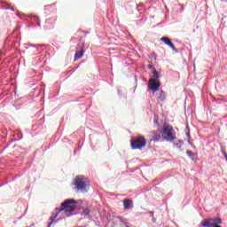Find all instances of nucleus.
<instances>
[{
  "instance_id": "f257e3e1",
  "label": "nucleus",
  "mask_w": 227,
  "mask_h": 227,
  "mask_svg": "<svg viewBox=\"0 0 227 227\" xmlns=\"http://www.w3.org/2000/svg\"><path fill=\"white\" fill-rule=\"evenodd\" d=\"M75 208H77V201L74 199H67L64 202H62L59 208H56V213H53L52 215L50 217L51 222L49 223V227H51V224L54 223V219L58 217V215L60 212H64L67 215V217H70V215H73L72 212H74Z\"/></svg>"
},
{
  "instance_id": "f03ea898",
  "label": "nucleus",
  "mask_w": 227,
  "mask_h": 227,
  "mask_svg": "<svg viewBox=\"0 0 227 227\" xmlns=\"http://www.w3.org/2000/svg\"><path fill=\"white\" fill-rule=\"evenodd\" d=\"M74 185L77 191L86 192L90 187V181L84 176H78L74 180Z\"/></svg>"
},
{
  "instance_id": "7ed1b4c3",
  "label": "nucleus",
  "mask_w": 227,
  "mask_h": 227,
  "mask_svg": "<svg viewBox=\"0 0 227 227\" xmlns=\"http://www.w3.org/2000/svg\"><path fill=\"white\" fill-rule=\"evenodd\" d=\"M161 137L165 141H175V139H176V134L175 133L173 126H165L161 132Z\"/></svg>"
},
{
  "instance_id": "20e7f679",
  "label": "nucleus",
  "mask_w": 227,
  "mask_h": 227,
  "mask_svg": "<svg viewBox=\"0 0 227 227\" xmlns=\"http://www.w3.org/2000/svg\"><path fill=\"white\" fill-rule=\"evenodd\" d=\"M223 219L219 217L208 218L201 222L202 227H222Z\"/></svg>"
},
{
  "instance_id": "39448f33",
  "label": "nucleus",
  "mask_w": 227,
  "mask_h": 227,
  "mask_svg": "<svg viewBox=\"0 0 227 227\" xmlns=\"http://www.w3.org/2000/svg\"><path fill=\"white\" fill-rule=\"evenodd\" d=\"M132 150H141L146 146V138L145 137H137L135 139L131 140Z\"/></svg>"
},
{
  "instance_id": "423d86ee",
  "label": "nucleus",
  "mask_w": 227,
  "mask_h": 227,
  "mask_svg": "<svg viewBox=\"0 0 227 227\" xmlns=\"http://www.w3.org/2000/svg\"><path fill=\"white\" fill-rule=\"evenodd\" d=\"M159 88H160V82L157 81L155 78H151L149 80V89L155 93L159 91Z\"/></svg>"
},
{
  "instance_id": "0eeeda50",
  "label": "nucleus",
  "mask_w": 227,
  "mask_h": 227,
  "mask_svg": "<svg viewBox=\"0 0 227 227\" xmlns=\"http://www.w3.org/2000/svg\"><path fill=\"white\" fill-rule=\"evenodd\" d=\"M148 137H150L151 141L157 142L160 139V132L152 131L149 133Z\"/></svg>"
},
{
  "instance_id": "6e6552de",
  "label": "nucleus",
  "mask_w": 227,
  "mask_h": 227,
  "mask_svg": "<svg viewBox=\"0 0 227 227\" xmlns=\"http://www.w3.org/2000/svg\"><path fill=\"white\" fill-rule=\"evenodd\" d=\"M160 41L164 42L165 45H168V47H170V49H172V51H176L175 44H173V43L171 42V39H169V37H166V36L161 37Z\"/></svg>"
},
{
  "instance_id": "1a4fd4ad",
  "label": "nucleus",
  "mask_w": 227,
  "mask_h": 227,
  "mask_svg": "<svg viewBox=\"0 0 227 227\" xmlns=\"http://www.w3.org/2000/svg\"><path fill=\"white\" fill-rule=\"evenodd\" d=\"M82 56H84V47L83 46L80 47V51L75 52L74 61H77V59H81V58H82Z\"/></svg>"
},
{
  "instance_id": "9d476101",
  "label": "nucleus",
  "mask_w": 227,
  "mask_h": 227,
  "mask_svg": "<svg viewBox=\"0 0 227 227\" xmlns=\"http://www.w3.org/2000/svg\"><path fill=\"white\" fill-rule=\"evenodd\" d=\"M123 207L125 208V210H130V208L132 207V200L126 199L123 200Z\"/></svg>"
},
{
  "instance_id": "9b49d317",
  "label": "nucleus",
  "mask_w": 227,
  "mask_h": 227,
  "mask_svg": "<svg viewBox=\"0 0 227 227\" xmlns=\"http://www.w3.org/2000/svg\"><path fill=\"white\" fill-rule=\"evenodd\" d=\"M158 100H160V102H164V100H166V92H164V90H160Z\"/></svg>"
},
{
  "instance_id": "f8f14e48",
  "label": "nucleus",
  "mask_w": 227,
  "mask_h": 227,
  "mask_svg": "<svg viewBox=\"0 0 227 227\" xmlns=\"http://www.w3.org/2000/svg\"><path fill=\"white\" fill-rule=\"evenodd\" d=\"M153 74L154 79H159V72H157V69L153 70Z\"/></svg>"
},
{
  "instance_id": "ddd939ff",
  "label": "nucleus",
  "mask_w": 227,
  "mask_h": 227,
  "mask_svg": "<svg viewBox=\"0 0 227 227\" xmlns=\"http://www.w3.org/2000/svg\"><path fill=\"white\" fill-rule=\"evenodd\" d=\"M186 155H188V157H192L194 155V153H192V151L187 150L186 151Z\"/></svg>"
},
{
  "instance_id": "4468645a",
  "label": "nucleus",
  "mask_w": 227,
  "mask_h": 227,
  "mask_svg": "<svg viewBox=\"0 0 227 227\" xmlns=\"http://www.w3.org/2000/svg\"><path fill=\"white\" fill-rule=\"evenodd\" d=\"M147 68H149L150 70H152V68H153V66L148 65V66H147Z\"/></svg>"
},
{
  "instance_id": "2eb2a0df",
  "label": "nucleus",
  "mask_w": 227,
  "mask_h": 227,
  "mask_svg": "<svg viewBox=\"0 0 227 227\" xmlns=\"http://www.w3.org/2000/svg\"><path fill=\"white\" fill-rule=\"evenodd\" d=\"M154 123H155L156 125H159V121H158L157 119H155V120H154Z\"/></svg>"
},
{
  "instance_id": "dca6fc26",
  "label": "nucleus",
  "mask_w": 227,
  "mask_h": 227,
  "mask_svg": "<svg viewBox=\"0 0 227 227\" xmlns=\"http://www.w3.org/2000/svg\"><path fill=\"white\" fill-rule=\"evenodd\" d=\"M12 12H15V8L11 7Z\"/></svg>"
},
{
  "instance_id": "f3484780",
  "label": "nucleus",
  "mask_w": 227,
  "mask_h": 227,
  "mask_svg": "<svg viewBox=\"0 0 227 227\" xmlns=\"http://www.w3.org/2000/svg\"><path fill=\"white\" fill-rule=\"evenodd\" d=\"M153 222H155V219H153Z\"/></svg>"
}]
</instances>
